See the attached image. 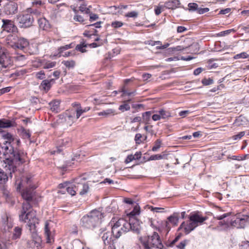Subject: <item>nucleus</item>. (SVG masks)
Segmentation results:
<instances>
[{"label": "nucleus", "instance_id": "1", "mask_svg": "<svg viewBox=\"0 0 249 249\" xmlns=\"http://www.w3.org/2000/svg\"><path fill=\"white\" fill-rule=\"evenodd\" d=\"M17 189L23 188L21 196L24 202L19 213L20 221L27 222L30 230L35 228L36 224L38 223V219L36 217V212L32 209L31 202L36 199L35 190L36 186L33 184L32 178L30 176H23L20 180H16Z\"/></svg>", "mask_w": 249, "mask_h": 249}, {"label": "nucleus", "instance_id": "2", "mask_svg": "<svg viewBox=\"0 0 249 249\" xmlns=\"http://www.w3.org/2000/svg\"><path fill=\"white\" fill-rule=\"evenodd\" d=\"M113 224L112 227V235L116 238H119L123 233L130 230L139 234L142 229L140 222L135 217L129 219V222L123 218H112L111 221Z\"/></svg>", "mask_w": 249, "mask_h": 249}, {"label": "nucleus", "instance_id": "3", "mask_svg": "<svg viewBox=\"0 0 249 249\" xmlns=\"http://www.w3.org/2000/svg\"><path fill=\"white\" fill-rule=\"evenodd\" d=\"M9 146L10 142L7 141H4L3 142L1 148L0 150V159L2 160L3 161L2 166L6 171L9 170L10 174L11 175L12 172H14L15 166L10 164L11 161L10 160L11 157L9 155V153H10L12 151V146L10 147Z\"/></svg>", "mask_w": 249, "mask_h": 249}, {"label": "nucleus", "instance_id": "4", "mask_svg": "<svg viewBox=\"0 0 249 249\" xmlns=\"http://www.w3.org/2000/svg\"><path fill=\"white\" fill-rule=\"evenodd\" d=\"M104 213L94 210L86 216H84L81 219L82 225L88 229L94 228L99 223V219L104 217Z\"/></svg>", "mask_w": 249, "mask_h": 249}, {"label": "nucleus", "instance_id": "5", "mask_svg": "<svg viewBox=\"0 0 249 249\" xmlns=\"http://www.w3.org/2000/svg\"><path fill=\"white\" fill-rule=\"evenodd\" d=\"M207 218V217H203L198 213L192 214L190 216L188 221L182 223L180 228L184 229L185 233L188 234L199 224H201Z\"/></svg>", "mask_w": 249, "mask_h": 249}, {"label": "nucleus", "instance_id": "6", "mask_svg": "<svg viewBox=\"0 0 249 249\" xmlns=\"http://www.w3.org/2000/svg\"><path fill=\"white\" fill-rule=\"evenodd\" d=\"M140 240L144 249H162L164 247L159 235L156 232H154L152 235L147 237H141Z\"/></svg>", "mask_w": 249, "mask_h": 249}, {"label": "nucleus", "instance_id": "7", "mask_svg": "<svg viewBox=\"0 0 249 249\" xmlns=\"http://www.w3.org/2000/svg\"><path fill=\"white\" fill-rule=\"evenodd\" d=\"M13 66V61L7 54L6 50L0 46V74H6Z\"/></svg>", "mask_w": 249, "mask_h": 249}, {"label": "nucleus", "instance_id": "8", "mask_svg": "<svg viewBox=\"0 0 249 249\" xmlns=\"http://www.w3.org/2000/svg\"><path fill=\"white\" fill-rule=\"evenodd\" d=\"M89 188V185L87 184L80 182L78 181V179H76L73 183H69L66 190L69 194L73 196L76 192L79 193L81 195H85L88 192Z\"/></svg>", "mask_w": 249, "mask_h": 249}, {"label": "nucleus", "instance_id": "9", "mask_svg": "<svg viewBox=\"0 0 249 249\" xmlns=\"http://www.w3.org/2000/svg\"><path fill=\"white\" fill-rule=\"evenodd\" d=\"M17 21L19 27L27 28L32 26L34 21V18L32 14L28 13L18 16Z\"/></svg>", "mask_w": 249, "mask_h": 249}, {"label": "nucleus", "instance_id": "10", "mask_svg": "<svg viewBox=\"0 0 249 249\" xmlns=\"http://www.w3.org/2000/svg\"><path fill=\"white\" fill-rule=\"evenodd\" d=\"M249 224L248 215H239L234 221L231 222V225L237 228H244Z\"/></svg>", "mask_w": 249, "mask_h": 249}, {"label": "nucleus", "instance_id": "11", "mask_svg": "<svg viewBox=\"0 0 249 249\" xmlns=\"http://www.w3.org/2000/svg\"><path fill=\"white\" fill-rule=\"evenodd\" d=\"M2 22L3 24L1 28L3 30L9 33H16L18 32V28L12 20L2 19Z\"/></svg>", "mask_w": 249, "mask_h": 249}, {"label": "nucleus", "instance_id": "12", "mask_svg": "<svg viewBox=\"0 0 249 249\" xmlns=\"http://www.w3.org/2000/svg\"><path fill=\"white\" fill-rule=\"evenodd\" d=\"M63 116L65 117L66 121H67L68 124L70 125L79 118L77 116L76 108L67 110Z\"/></svg>", "mask_w": 249, "mask_h": 249}, {"label": "nucleus", "instance_id": "13", "mask_svg": "<svg viewBox=\"0 0 249 249\" xmlns=\"http://www.w3.org/2000/svg\"><path fill=\"white\" fill-rule=\"evenodd\" d=\"M9 155L11 158H10V160L11 161V164L13 166H15V168L14 169V171L16 169V166L15 164H19L23 162V160L21 158L20 155L18 153H16L13 150L12 148V151L11 153H9Z\"/></svg>", "mask_w": 249, "mask_h": 249}, {"label": "nucleus", "instance_id": "14", "mask_svg": "<svg viewBox=\"0 0 249 249\" xmlns=\"http://www.w3.org/2000/svg\"><path fill=\"white\" fill-rule=\"evenodd\" d=\"M4 11L6 15H13L18 12V4L15 2H9L4 7Z\"/></svg>", "mask_w": 249, "mask_h": 249}, {"label": "nucleus", "instance_id": "15", "mask_svg": "<svg viewBox=\"0 0 249 249\" xmlns=\"http://www.w3.org/2000/svg\"><path fill=\"white\" fill-rule=\"evenodd\" d=\"M28 45L29 42L26 39L20 37L18 39H17L14 49L23 50L27 47Z\"/></svg>", "mask_w": 249, "mask_h": 249}, {"label": "nucleus", "instance_id": "16", "mask_svg": "<svg viewBox=\"0 0 249 249\" xmlns=\"http://www.w3.org/2000/svg\"><path fill=\"white\" fill-rule=\"evenodd\" d=\"M54 83L55 79L52 78L50 80H44L42 81L40 87L44 90L48 91Z\"/></svg>", "mask_w": 249, "mask_h": 249}, {"label": "nucleus", "instance_id": "17", "mask_svg": "<svg viewBox=\"0 0 249 249\" xmlns=\"http://www.w3.org/2000/svg\"><path fill=\"white\" fill-rule=\"evenodd\" d=\"M38 23L40 29L48 31L51 29V26L49 22L44 18H39L38 19Z\"/></svg>", "mask_w": 249, "mask_h": 249}, {"label": "nucleus", "instance_id": "18", "mask_svg": "<svg viewBox=\"0 0 249 249\" xmlns=\"http://www.w3.org/2000/svg\"><path fill=\"white\" fill-rule=\"evenodd\" d=\"M180 3L178 0H170L166 1L164 5L168 9H175L178 7Z\"/></svg>", "mask_w": 249, "mask_h": 249}, {"label": "nucleus", "instance_id": "19", "mask_svg": "<svg viewBox=\"0 0 249 249\" xmlns=\"http://www.w3.org/2000/svg\"><path fill=\"white\" fill-rule=\"evenodd\" d=\"M27 12L29 14H32L34 18V16L36 18H39L42 16L41 10L39 8H36L34 7L28 8Z\"/></svg>", "mask_w": 249, "mask_h": 249}, {"label": "nucleus", "instance_id": "20", "mask_svg": "<svg viewBox=\"0 0 249 249\" xmlns=\"http://www.w3.org/2000/svg\"><path fill=\"white\" fill-rule=\"evenodd\" d=\"M6 43L10 47L14 49L17 41V37L14 35H9L6 38Z\"/></svg>", "mask_w": 249, "mask_h": 249}, {"label": "nucleus", "instance_id": "21", "mask_svg": "<svg viewBox=\"0 0 249 249\" xmlns=\"http://www.w3.org/2000/svg\"><path fill=\"white\" fill-rule=\"evenodd\" d=\"M140 213V208L136 204L134 206L133 210L129 213H127V216H128L129 219L132 217H135V216L139 215Z\"/></svg>", "mask_w": 249, "mask_h": 249}, {"label": "nucleus", "instance_id": "22", "mask_svg": "<svg viewBox=\"0 0 249 249\" xmlns=\"http://www.w3.org/2000/svg\"><path fill=\"white\" fill-rule=\"evenodd\" d=\"M71 143V140L69 137L64 138L61 139L59 142V146L63 147L64 146H69Z\"/></svg>", "mask_w": 249, "mask_h": 249}, {"label": "nucleus", "instance_id": "23", "mask_svg": "<svg viewBox=\"0 0 249 249\" xmlns=\"http://www.w3.org/2000/svg\"><path fill=\"white\" fill-rule=\"evenodd\" d=\"M12 126L11 122L5 119L0 120V133L3 132L1 128H8Z\"/></svg>", "mask_w": 249, "mask_h": 249}, {"label": "nucleus", "instance_id": "24", "mask_svg": "<svg viewBox=\"0 0 249 249\" xmlns=\"http://www.w3.org/2000/svg\"><path fill=\"white\" fill-rule=\"evenodd\" d=\"M49 222L48 221H46L45 222V234L46 236L47 243H51L52 242L51 239L50 238V228L49 227Z\"/></svg>", "mask_w": 249, "mask_h": 249}, {"label": "nucleus", "instance_id": "25", "mask_svg": "<svg viewBox=\"0 0 249 249\" xmlns=\"http://www.w3.org/2000/svg\"><path fill=\"white\" fill-rule=\"evenodd\" d=\"M14 58L18 65H24L26 64V57L24 55H19L15 56Z\"/></svg>", "mask_w": 249, "mask_h": 249}, {"label": "nucleus", "instance_id": "26", "mask_svg": "<svg viewBox=\"0 0 249 249\" xmlns=\"http://www.w3.org/2000/svg\"><path fill=\"white\" fill-rule=\"evenodd\" d=\"M154 112L155 111H149L145 112L142 114V119L145 124H147L148 123V122L150 120L151 114Z\"/></svg>", "mask_w": 249, "mask_h": 249}, {"label": "nucleus", "instance_id": "27", "mask_svg": "<svg viewBox=\"0 0 249 249\" xmlns=\"http://www.w3.org/2000/svg\"><path fill=\"white\" fill-rule=\"evenodd\" d=\"M22 232V229L19 227H16L14 228L13 235V239H17L20 238Z\"/></svg>", "mask_w": 249, "mask_h": 249}, {"label": "nucleus", "instance_id": "28", "mask_svg": "<svg viewBox=\"0 0 249 249\" xmlns=\"http://www.w3.org/2000/svg\"><path fill=\"white\" fill-rule=\"evenodd\" d=\"M168 220L173 226H176L178 222V217L177 214L174 213L168 218Z\"/></svg>", "mask_w": 249, "mask_h": 249}, {"label": "nucleus", "instance_id": "29", "mask_svg": "<svg viewBox=\"0 0 249 249\" xmlns=\"http://www.w3.org/2000/svg\"><path fill=\"white\" fill-rule=\"evenodd\" d=\"M109 235L107 232L104 233L102 235V238L105 244L104 249H109V240L107 239Z\"/></svg>", "mask_w": 249, "mask_h": 249}, {"label": "nucleus", "instance_id": "30", "mask_svg": "<svg viewBox=\"0 0 249 249\" xmlns=\"http://www.w3.org/2000/svg\"><path fill=\"white\" fill-rule=\"evenodd\" d=\"M130 101L131 99H128L127 100L124 101V104L120 106L119 109L123 112L129 110L130 109V107L128 104V102Z\"/></svg>", "mask_w": 249, "mask_h": 249}, {"label": "nucleus", "instance_id": "31", "mask_svg": "<svg viewBox=\"0 0 249 249\" xmlns=\"http://www.w3.org/2000/svg\"><path fill=\"white\" fill-rule=\"evenodd\" d=\"M76 109L77 116V117H80L83 113L89 111L90 109V107H85L84 108H82L81 106H78V108H76Z\"/></svg>", "mask_w": 249, "mask_h": 249}, {"label": "nucleus", "instance_id": "32", "mask_svg": "<svg viewBox=\"0 0 249 249\" xmlns=\"http://www.w3.org/2000/svg\"><path fill=\"white\" fill-rule=\"evenodd\" d=\"M8 180V177L3 171L0 169V184H4Z\"/></svg>", "mask_w": 249, "mask_h": 249}, {"label": "nucleus", "instance_id": "33", "mask_svg": "<svg viewBox=\"0 0 249 249\" xmlns=\"http://www.w3.org/2000/svg\"><path fill=\"white\" fill-rule=\"evenodd\" d=\"M249 57V55L246 52H242L233 56L234 59H245Z\"/></svg>", "mask_w": 249, "mask_h": 249}, {"label": "nucleus", "instance_id": "34", "mask_svg": "<svg viewBox=\"0 0 249 249\" xmlns=\"http://www.w3.org/2000/svg\"><path fill=\"white\" fill-rule=\"evenodd\" d=\"M160 115L161 119H166L170 116V113L164 109H161L158 111Z\"/></svg>", "mask_w": 249, "mask_h": 249}, {"label": "nucleus", "instance_id": "35", "mask_svg": "<svg viewBox=\"0 0 249 249\" xmlns=\"http://www.w3.org/2000/svg\"><path fill=\"white\" fill-rule=\"evenodd\" d=\"M40 238L39 236L36 235V236L33 238L32 244H34L35 246H36V248H38L40 246Z\"/></svg>", "mask_w": 249, "mask_h": 249}, {"label": "nucleus", "instance_id": "36", "mask_svg": "<svg viewBox=\"0 0 249 249\" xmlns=\"http://www.w3.org/2000/svg\"><path fill=\"white\" fill-rule=\"evenodd\" d=\"M86 47L87 44H86L84 42H81L80 44H78L76 46L75 49L81 53H85L86 52V50L84 48Z\"/></svg>", "mask_w": 249, "mask_h": 249}, {"label": "nucleus", "instance_id": "37", "mask_svg": "<svg viewBox=\"0 0 249 249\" xmlns=\"http://www.w3.org/2000/svg\"><path fill=\"white\" fill-rule=\"evenodd\" d=\"M161 143V141L160 140V139L157 140L155 141V142L154 143V145L152 148V151L154 152L157 151L158 150V149L160 147Z\"/></svg>", "mask_w": 249, "mask_h": 249}, {"label": "nucleus", "instance_id": "38", "mask_svg": "<svg viewBox=\"0 0 249 249\" xmlns=\"http://www.w3.org/2000/svg\"><path fill=\"white\" fill-rule=\"evenodd\" d=\"M89 7H90V6H89V8H87V5H86L85 4H82L79 7V10L82 12L85 13L86 14H89Z\"/></svg>", "mask_w": 249, "mask_h": 249}, {"label": "nucleus", "instance_id": "39", "mask_svg": "<svg viewBox=\"0 0 249 249\" xmlns=\"http://www.w3.org/2000/svg\"><path fill=\"white\" fill-rule=\"evenodd\" d=\"M62 63L64 64V65L68 68H72L75 65V62L73 60L64 61L62 62Z\"/></svg>", "mask_w": 249, "mask_h": 249}, {"label": "nucleus", "instance_id": "40", "mask_svg": "<svg viewBox=\"0 0 249 249\" xmlns=\"http://www.w3.org/2000/svg\"><path fill=\"white\" fill-rule=\"evenodd\" d=\"M2 136L3 137V138L4 139L7 140L6 141H7L8 142H10V146H9L10 147L12 146L11 145V142L12 140H13L12 135L11 134L9 133L4 132L2 134Z\"/></svg>", "mask_w": 249, "mask_h": 249}, {"label": "nucleus", "instance_id": "41", "mask_svg": "<svg viewBox=\"0 0 249 249\" xmlns=\"http://www.w3.org/2000/svg\"><path fill=\"white\" fill-rule=\"evenodd\" d=\"M82 244L79 241L73 242L72 249H85Z\"/></svg>", "mask_w": 249, "mask_h": 249}, {"label": "nucleus", "instance_id": "42", "mask_svg": "<svg viewBox=\"0 0 249 249\" xmlns=\"http://www.w3.org/2000/svg\"><path fill=\"white\" fill-rule=\"evenodd\" d=\"M55 65H56L55 62L48 61V62H46L44 64V65L43 66V68L45 69H48L52 68L55 67Z\"/></svg>", "mask_w": 249, "mask_h": 249}, {"label": "nucleus", "instance_id": "43", "mask_svg": "<svg viewBox=\"0 0 249 249\" xmlns=\"http://www.w3.org/2000/svg\"><path fill=\"white\" fill-rule=\"evenodd\" d=\"M121 8L120 7H117L115 6H110V13L112 14H116L119 13Z\"/></svg>", "mask_w": 249, "mask_h": 249}, {"label": "nucleus", "instance_id": "44", "mask_svg": "<svg viewBox=\"0 0 249 249\" xmlns=\"http://www.w3.org/2000/svg\"><path fill=\"white\" fill-rule=\"evenodd\" d=\"M201 82L203 85L208 86L212 84L213 81L212 79L209 78L202 79Z\"/></svg>", "mask_w": 249, "mask_h": 249}, {"label": "nucleus", "instance_id": "45", "mask_svg": "<svg viewBox=\"0 0 249 249\" xmlns=\"http://www.w3.org/2000/svg\"><path fill=\"white\" fill-rule=\"evenodd\" d=\"M36 77L39 79H44L45 78V74L43 71H40L36 73Z\"/></svg>", "mask_w": 249, "mask_h": 249}, {"label": "nucleus", "instance_id": "46", "mask_svg": "<svg viewBox=\"0 0 249 249\" xmlns=\"http://www.w3.org/2000/svg\"><path fill=\"white\" fill-rule=\"evenodd\" d=\"M188 7L189 8V10L192 11H197L198 6L196 3H190L188 4Z\"/></svg>", "mask_w": 249, "mask_h": 249}, {"label": "nucleus", "instance_id": "47", "mask_svg": "<svg viewBox=\"0 0 249 249\" xmlns=\"http://www.w3.org/2000/svg\"><path fill=\"white\" fill-rule=\"evenodd\" d=\"M142 135L140 133H137L135 137V141L137 144H140L142 142Z\"/></svg>", "mask_w": 249, "mask_h": 249}, {"label": "nucleus", "instance_id": "48", "mask_svg": "<svg viewBox=\"0 0 249 249\" xmlns=\"http://www.w3.org/2000/svg\"><path fill=\"white\" fill-rule=\"evenodd\" d=\"M163 158V156L157 154L152 155L150 157L149 160H160Z\"/></svg>", "mask_w": 249, "mask_h": 249}, {"label": "nucleus", "instance_id": "49", "mask_svg": "<svg viewBox=\"0 0 249 249\" xmlns=\"http://www.w3.org/2000/svg\"><path fill=\"white\" fill-rule=\"evenodd\" d=\"M245 132L244 131H241L237 135L232 136V138L234 140L240 139L242 137H243L245 135Z\"/></svg>", "mask_w": 249, "mask_h": 249}, {"label": "nucleus", "instance_id": "50", "mask_svg": "<svg viewBox=\"0 0 249 249\" xmlns=\"http://www.w3.org/2000/svg\"><path fill=\"white\" fill-rule=\"evenodd\" d=\"M72 47V46L71 44H70L69 45H66L65 46H62V47H60L58 49L59 51V53H61L63 51L71 48Z\"/></svg>", "mask_w": 249, "mask_h": 249}, {"label": "nucleus", "instance_id": "51", "mask_svg": "<svg viewBox=\"0 0 249 249\" xmlns=\"http://www.w3.org/2000/svg\"><path fill=\"white\" fill-rule=\"evenodd\" d=\"M209 11L208 8H198L197 12L199 14H203Z\"/></svg>", "mask_w": 249, "mask_h": 249}, {"label": "nucleus", "instance_id": "52", "mask_svg": "<svg viewBox=\"0 0 249 249\" xmlns=\"http://www.w3.org/2000/svg\"><path fill=\"white\" fill-rule=\"evenodd\" d=\"M149 209L151 210V211L156 213L161 212V211L164 210V208H163L153 207V206L149 207Z\"/></svg>", "mask_w": 249, "mask_h": 249}, {"label": "nucleus", "instance_id": "53", "mask_svg": "<svg viewBox=\"0 0 249 249\" xmlns=\"http://www.w3.org/2000/svg\"><path fill=\"white\" fill-rule=\"evenodd\" d=\"M231 214L230 213H224L221 215H217L215 217H214V218L217 219V220H222L224 219V218L229 216Z\"/></svg>", "mask_w": 249, "mask_h": 249}, {"label": "nucleus", "instance_id": "54", "mask_svg": "<svg viewBox=\"0 0 249 249\" xmlns=\"http://www.w3.org/2000/svg\"><path fill=\"white\" fill-rule=\"evenodd\" d=\"M187 244V241L186 240H184L181 241L178 245H177V248L179 249H185V247Z\"/></svg>", "mask_w": 249, "mask_h": 249}, {"label": "nucleus", "instance_id": "55", "mask_svg": "<svg viewBox=\"0 0 249 249\" xmlns=\"http://www.w3.org/2000/svg\"><path fill=\"white\" fill-rule=\"evenodd\" d=\"M240 249H249V242L245 241L242 242Z\"/></svg>", "mask_w": 249, "mask_h": 249}, {"label": "nucleus", "instance_id": "56", "mask_svg": "<svg viewBox=\"0 0 249 249\" xmlns=\"http://www.w3.org/2000/svg\"><path fill=\"white\" fill-rule=\"evenodd\" d=\"M138 14L137 12L132 11V12L128 13L126 15V16L127 17H130V18H136L138 16Z\"/></svg>", "mask_w": 249, "mask_h": 249}, {"label": "nucleus", "instance_id": "57", "mask_svg": "<svg viewBox=\"0 0 249 249\" xmlns=\"http://www.w3.org/2000/svg\"><path fill=\"white\" fill-rule=\"evenodd\" d=\"M123 25V23L120 21H115L111 23V26L114 28H118L121 27Z\"/></svg>", "mask_w": 249, "mask_h": 249}, {"label": "nucleus", "instance_id": "58", "mask_svg": "<svg viewBox=\"0 0 249 249\" xmlns=\"http://www.w3.org/2000/svg\"><path fill=\"white\" fill-rule=\"evenodd\" d=\"M97 32V31L96 30H95L94 31H93V32L92 33H90L89 31H86L84 33V35L88 37H90L92 35H96Z\"/></svg>", "mask_w": 249, "mask_h": 249}, {"label": "nucleus", "instance_id": "59", "mask_svg": "<svg viewBox=\"0 0 249 249\" xmlns=\"http://www.w3.org/2000/svg\"><path fill=\"white\" fill-rule=\"evenodd\" d=\"M98 18V16L97 14L91 13L89 15V20L91 22L95 21Z\"/></svg>", "mask_w": 249, "mask_h": 249}, {"label": "nucleus", "instance_id": "60", "mask_svg": "<svg viewBox=\"0 0 249 249\" xmlns=\"http://www.w3.org/2000/svg\"><path fill=\"white\" fill-rule=\"evenodd\" d=\"M134 160V156L133 155H129L128 156H127V157H126L125 160V163H129L131 161H132V160Z\"/></svg>", "mask_w": 249, "mask_h": 249}, {"label": "nucleus", "instance_id": "61", "mask_svg": "<svg viewBox=\"0 0 249 249\" xmlns=\"http://www.w3.org/2000/svg\"><path fill=\"white\" fill-rule=\"evenodd\" d=\"M190 113V111L189 110H184L181 111L179 113V115L183 118L186 116Z\"/></svg>", "mask_w": 249, "mask_h": 249}, {"label": "nucleus", "instance_id": "62", "mask_svg": "<svg viewBox=\"0 0 249 249\" xmlns=\"http://www.w3.org/2000/svg\"><path fill=\"white\" fill-rule=\"evenodd\" d=\"M74 19L76 21L81 22H83L84 21L83 18L80 15L75 16L74 17Z\"/></svg>", "mask_w": 249, "mask_h": 249}, {"label": "nucleus", "instance_id": "63", "mask_svg": "<svg viewBox=\"0 0 249 249\" xmlns=\"http://www.w3.org/2000/svg\"><path fill=\"white\" fill-rule=\"evenodd\" d=\"M131 123H133L135 122H140L142 120V118L140 116H137L133 119H131Z\"/></svg>", "mask_w": 249, "mask_h": 249}, {"label": "nucleus", "instance_id": "64", "mask_svg": "<svg viewBox=\"0 0 249 249\" xmlns=\"http://www.w3.org/2000/svg\"><path fill=\"white\" fill-rule=\"evenodd\" d=\"M11 87H6L0 89V94H2L6 92H8L10 90Z\"/></svg>", "mask_w": 249, "mask_h": 249}]
</instances>
